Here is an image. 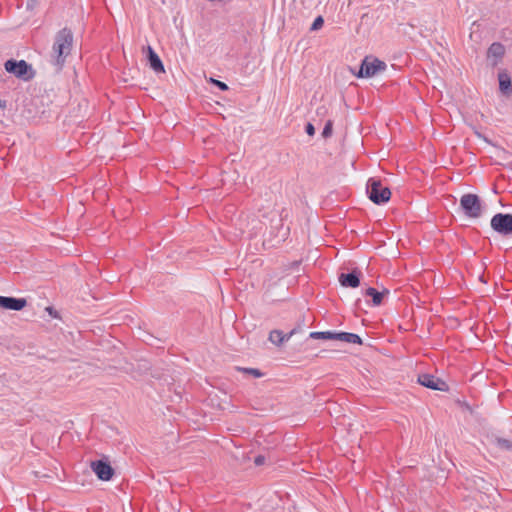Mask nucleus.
Here are the masks:
<instances>
[{"instance_id": "nucleus-10", "label": "nucleus", "mask_w": 512, "mask_h": 512, "mask_svg": "<svg viewBox=\"0 0 512 512\" xmlns=\"http://www.w3.org/2000/svg\"><path fill=\"white\" fill-rule=\"evenodd\" d=\"M146 50H147L146 57H147L149 67L156 73L164 72V65H163L160 57L154 51V49L151 46H147Z\"/></svg>"}, {"instance_id": "nucleus-9", "label": "nucleus", "mask_w": 512, "mask_h": 512, "mask_svg": "<svg viewBox=\"0 0 512 512\" xmlns=\"http://www.w3.org/2000/svg\"><path fill=\"white\" fill-rule=\"evenodd\" d=\"M499 90L502 94L509 96L512 94V79L506 69H501L498 72Z\"/></svg>"}, {"instance_id": "nucleus-22", "label": "nucleus", "mask_w": 512, "mask_h": 512, "mask_svg": "<svg viewBox=\"0 0 512 512\" xmlns=\"http://www.w3.org/2000/svg\"><path fill=\"white\" fill-rule=\"evenodd\" d=\"M306 133L309 135V136H313L315 134V128L313 126V124L311 123H308L306 125Z\"/></svg>"}, {"instance_id": "nucleus-8", "label": "nucleus", "mask_w": 512, "mask_h": 512, "mask_svg": "<svg viewBox=\"0 0 512 512\" xmlns=\"http://www.w3.org/2000/svg\"><path fill=\"white\" fill-rule=\"evenodd\" d=\"M27 301L24 298L0 296V308L5 310L20 311L26 307Z\"/></svg>"}, {"instance_id": "nucleus-18", "label": "nucleus", "mask_w": 512, "mask_h": 512, "mask_svg": "<svg viewBox=\"0 0 512 512\" xmlns=\"http://www.w3.org/2000/svg\"><path fill=\"white\" fill-rule=\"evenodd\" d=\"M208 83L212 86L216 87L220 91H227L229 89L228 85L220 80L210 78Z\"/></svg>"}, {"instance_id": "nucleus-3", "label": "nucleus", "mask_w": 512, "mask_h": 512, "mask_svg": "<svg viewBox=\"0 0 512 512\" xmlns=\"http://www.w3.org/2000/svg\"><path fill=\"white\" fill-rule=\"evenodd\" d=\"M4 67L9 74H12L23 81L33 79L36 74L32 65L25 60L8 59L4 63Z\"/></svg>"}, {"instance_id": "nucleus-21", "label": "nucleus", "mask_w": 512, "mask_h": 512, "mask_svg": "<svg viewBox=\"0 0 512 512\" xmlns=\"http://www.w3.org/2000/svg\"><path fill=\"white\" fill-rule=\"evenodd\" d=\"M497 445L502 449H510L512 448V443L506 439H497Z\"/></svg>"}, {"instance_id": "nucleus-1", "label": "nucleus", "mask_w": 512, "mask_h": 512, "mask_svg": "<svg viewBox=\"0 0 512 512\" xmlns=\"http://www.w3.org/2000/svg\"><path fill=\"white\" fill-rule=\"evenodd\" d=\"M73 44V33L68 28H63L55 35L54 44L52 47L54 64L60 69L65 58L70 54Z\"/></svg>"}, {"instance_id": "nucleus-12", "label": "nucleus", "mask_w": 512, "mask_h": 512, "mask_svg": "<svg viewBox=\"0 0 512 512\" xmlns=\"http://www.w3.org/2000/svg\"><path fill=\"white\" fill-rule=\"evenodd\" d=\"M295 332L296 330L293 329L290 333L285 335L280 330H273L269 334V340L276 345H281L285 340L290 339L295 334Z\"/></svg>"}, {"instance_id": "nucleus-17", "label": "nucleus", "mask_w": 512, "mask_h": 512, "mask_svg": "<svg viewBox=\"0 0 512 512\" xmlns=\"http://www.w3.org/2000/svg\"><path fill=\"white\" fill-rule=\"evenodd\" d=\"M336 333L331 331L311 332L310 338L323 340H336Z\"/></svg>"}, {"instance_id": "nucleus-25", "label": "nucleus", "mask_w": 512, "mask_h": 512, "mask_svg": "<svg viewBox=\"0 0 512 512\" xmlns=\"http://www.w3.org/2000/svg\"><path fill=\"white\" fill-rule=\"evenodd\" d=\"M0 106H2V107H3V106H5V104H4V103H2V101H1V100H0Z\"/></svg>"}, {"instance_id": "nucleus-20", "label": "nucleus", "mask_w": 512, "mask_h": 512, "mask_svg": "<svg viewBox=\"0 0 512 512\" xmlns=\"http://www.w3.org/2000/svg\"><path fill=\"white\" fill-rule=\"evenodd\" d=\"M332 131H333V122H332V120H328L324 126L323 131H322V136L324 138H328L332 135Z\"/></svg>"}, {"instance_id": "nucleus-2", "label": "nucleus", "mask_w": 512, "mask_h": 512, "mask_svg": "<svg viewBox=\"0 0 512 512\" xmlns=\"http://www.w3.org/2000/svg\"><path fill=\"white\" fill-rule=\"evenodd\" d=\"M387 69V64L373 56H366L357 71L350 68L351 73L357 78H368L381 74Z\"/></svg>"}, {"instance_id": "nucleus-5", "label": "nucleus", "mask_w": 512, "mask_h": 512, "mask_svg": "<svg viewBox=\"0 0 512 512\" xmlns=\"http://www.w3.org/2000/svg\"><path fill=\"white\" fill-rule=\"evenodd\" d=\"M460 206L465 214L471 218H478L482 213V204L476 194H464L460 199Z\"/></svg>"}, {"instance_id": "nucleus-13", "label": "nucleus", "mask_w": 512, "mask_h": 512, "mask_svg": "<svg viewBox=\"0 0 512 512\" xmlns=\"http://www.w3.org/2000/svg\"><path fill=\"white\" fill-rule=\"evenodd\" d=\"M339 282L342 286L356 288L360 284L359 277L355 273L341 274Z\"/></svg>"}, {"instance_id": "nucleus-16", "label": "nucleus", "mask_w": 512, "mask_h": 512, "mask_svg": "<svg viewBox=\"0 0 512 512\" xmlns=\"http://www.w3.org/2000/svg\"><path fill=\"white\" fill-rule=\"evenodd\" d=\"M387 293V291L379 292L375 288H368L366 290V295L372 297V301L374 305H380L382 302L383 295Z\"/></svg>"}, {"instance_id": "nucleus-15", "label": "nucleus", "mask_w": 512, "mask_h": 512, "mask_svg": "<svg viewBox=\"0 0 512 512\" xmlns=\"http://www.w3.org/2000/svg\"><path fill=\"white\" fill-rule=\"evenodd\" d=\"M336 340L358 345L362 344V339L357 334L348 332H337Z\"/></svg>"}, {"instance_id": "nucleus-23", "label": "nucleus", "mask_w": 512, "mask_h": 512, "mask_svg": "<svg viewBox=\"0 0 512 512\" xmlns=\"http://www.w3.org/2000/svg\"><path fill=\"white\" fill-rule=\"evenodd\" d=\"M247 371L250 372L251 374H253L256 377H260L261 376V373L257 369H249Z\"/></svg>"}, {"instance_id": "nucleus-7", "label": "nucleus", "mask_w": 512, "mask_h": 512, "mask_svg": "<svg viewBox=\"0 0 512 512\" xmlns=\"http://www.w3.org/2000/svg\"><path fill=\"white\" fill-rule=\"evenodd\" d=\"M91 468L97 477L102 481H109L114 475V470L110 464L101 460L92 462Z\"/></svg>"}, {"instance_id": "nucleus-14", "label": "nucleus", "mask_w": 512, "mask_h": 512, "mask_svg": "<svg viewBox=\"0 0 512 512\" xmlns=\"http://www.w3.org/2000/svg\"><path fill=\"white\" fill-rule=\"evenodd\" d=\"M419 382L421 385H423L427 388H431L434 390L441 389V387H440L441 381L431 375H428V374L419 376Z\"/></svg>"}, {"instance_id": "nucleus-24", "label": "nucleus", "mask_w": 512, "mask_h": 512, "mask_svg": "<svg viewBox=\"0 0 512 512\" xmlns=\"http://www.w3.org/2000/svg\"><path fill=\"white\" fill-rule=\"evenodd\" d=\"M256 463H257V464H260V463H261V459H260V458H257V459H256Z\"/></svg>"}, {"instance_id": "nucleus-19", "label": "nucleus", "mask_w": 512, "mask_h": 512, "mask_svg": "<svg viewBox=\"0 0 512 512\" xmlns=\"http://www.w3.org/2000/svg\"><path fill=\"white\" fill-rule=\"evenodd\" d=\"M323 25H324L323 17L322 16H317L314 19V21H313V23H312V25L310 27V30L311 31H317V30L321 29L323 27Z\"/></svg>"}, {"instance_id": "nucleus-11", "label": "nucleus", "mask_w": 512, "mask_h": 512, "mask_svg": "<svg viewBox=\"0 0 512 512\" xmlns=\"http://www.w3.org/2000/svg\"><path fill=\"white\" fill-rule=\"evenodd\" d=\"M505 54V47L500 42H494L487 51V57L493 58L492 66H496Z\"/></svg>"}, {"instance_id": "nucleus-4", "label": "nucleus", "mask_w": 512, "mask_h": 512, "mask_svg": "<svg viewBox=\"0 0 512 512\" xmlns=\"http://www.w3.org/2000/svg\"><path fill=\"white\" fill-rule=\"evenodd\" d=\"M367 193L369 199L375 204H382L389 201L391 191L388 187L384 186L380 180L371 178L367 184Z\"/></svg>"}, {"instance_id": "nucleus-6", "label": "nucleus", "mask_w": 512, "mask_h": 512, "mask_svg": "<svg viewBox=\"0 0 512 512\" xmlns=\"http://www.w3.org/2000/svg\"><path fill=\"white\" fill-rule=\"evenodd\" d=\"M491 227L498 233L508 235L512 233V215L498 213L491 219Z\"/></svg>"}]
</instances>
